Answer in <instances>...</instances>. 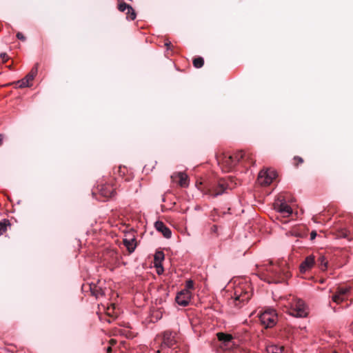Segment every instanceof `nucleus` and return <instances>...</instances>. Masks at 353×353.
Segmentation results:
<instances>
[{"mask_svg": "<svg viewBox=\"0 0 353 353\" xmlns=\"http://www.w3.org/2000/svg\"><path fill=\"white\" fill-rule=\"evenodd\" d=\"M257 274L261 279L269 283H281L289 276V272L285 269L283 264L273 263L272 261L257 265Z\"/></svg>", "mask_w": 353, "mask_h": 353, "instance_id": "obj_1", "label": "nucleus"}, {"mask_svg": "<svg viewBox=\"0 0 353 353\" xmlns=\"http://www.w3.org/2000/svg\"><path fill=\"white\" fill-rule=\"evenodd\" d=\"M252 295V288L245 280H241L234 288L232 301L235 305L240 307L241 303L247 302Z\"/></svg>", "mask_w": 353, "mask_h": 353, "instance_id": "obj_2", "label": "nucleus"}, {"mask_svg": "<svg viewBox=\"0 0 353 353\" xmlns=\"http://www.w3.org/2000/svg\"><path fill=\"white\" fill-rule=\"evenodd\" d=\"M241 160L253 163L251 154L243 151H239L233 154H223L221 159H218V162L222 164L226 172H228Z\"/></svg>", "mask_w": 353, "mask_h": 353, "instance_id": "obj_3", "label": "nucleus"}, {"mask_svg": "<svg viewBox=\"0 0 353 353\" xmlns=\"http://www.w3.org/2000/svg\"><path fill=\"white\" fill-rule=\"evenodd\" d=\"M216 336L221 342L220 346L222 349L232 351V353H243V350L237 345L235 339L231 334L219 332Z\"/></svg>", "mask_w": 353, "mask_h": 353, "instance_id": "obj_4", "label": "nucleus"}, {"mask_svg": "<svg viewBox=\"0 0 353 353\" xmlns=\"http://www.w3.org/2000/svg\"><path fill=\"white\" fill-rule=\"evenodd\" d=\"M289 314L294 317H305L307 314V307L304 302L297 298H293L290 303Z\"/></svg>", "mask_w": 353, "mask_h": 353, "instance_id": "obj_5", "label": "nucleus"}, {"mask_svg": "<svg viewBox=\"0 0 353 353\" xmlns=\"http://www.w3.org/2000/svg\"><path fill=\"white\" fill-rule=\"evenodd\" d=\"M228 188H231L225 179L219 180L216 183L211 185L205 190V194L216 197L223 194Z\"/></svg>", "mask_w": 353, "mask_h": 353, "instance_id": "obj_6", "label": "nucleus"}, {"mask_svg": "<svg viewBox=\"0 0 353 353\" xmlns=\"http://www.w3.org/2000/svg\"><path fill=\"white\" fill-rule=\"evenodd\" d=\"M277 315L273 309L265 310L259 315V320L265 328L272 327L276 322Z\"/></svg>", "mask_w": 353, "mask_h": 353, "instance_id": "obj_7", "label": "nucleus"}, {"mask_svg": "<svg viewBox=\"0 0 353 353\" xmlns=\"http://www.w3.org/2000/svg\"><path fill=\"white\" fill-rule=\"evenodd\" d=\"M277 176L276 172L271 169L261 170L259 173L258 183L261 185H270Z\"/></svg>", "mask_w": 353, "mask_h": 353, "instance_id": "obj_8", "label": "nucleus"}, {"mask_svg": "<svg viewBox=\"0 0 353 353\" xmlns=\"http://www.w3.org/2000/svg\"><path fill=\"white\" fill-rule=\"evenodd\" d=\"M38 72V63L32 68L30 72L22 79L17 82L18 87L20 88L30 87L31 81L34 79Z\"/></svg>", "mask_w": 353, "mask_h": 353, "instance_id": "obj_9", "label": "nucleus"}, {"mask_svg": "<svg viewBox=\"0 0 353 353\" xmlns=\"http://www.w3.org/2000/svg\"><path fill=\"white\" fill-rule=\"evenodd\" d=\"M176 334L167 330L162 334L161 348L172 347L176 343Z\"/></svg>", "mask_w": 353, "mask_h": 353, "instance_id": "obj_10", "label": "nucleus"}, {"mask_svg": "<svg viewBox=\"0 0 353 353\" xmlns=\"http://www.w3.org/2000/svg\"><path fill=\"white\" fill-rule=\"evenodd\" d=\"M274 208L284 217H288L292 213V208L284 200L278 199L274 203Z\"/></svg>", "mask_w": 353, "mask_h": 353, "instance_id": "obj_11", "label": "nucleus"}, {"mask_svg": "<svg viewBox=\"0 0 353 353\" xmlns=\"http://www.w3.org/2000/svg\"><path fill=\"white\" fill-rule=\"evenodd\" d=\"M192 293L187 290H182L176 296V303L181 306H187L191 299Z\"/></svg>", "mask_w": 353, "mask_h": 353, "instance_id": "obj_12", "label": "nucleus"}, {"mask_svg": "<svg viewBox=\"0 0 353 353\" xmlns=\"http://www.w3.org/2000/svg\"><path fill=\"white\" fill-rule=\"evenodd\" d=\"M314 265V257L312 255H310L305 258V259L300 265V271L302 273H305L307 270H310Z\"/></svg>", "mask_w": 353, "mask_h": 353, "instance_id": "obj_13", "label": "nucleus"}, {"mask_svg": "<svg viewBox=\"0 0 353 353\" xmlns=\"http://www.w3.org/2000/svg\"><path fill=\"white\" fill-rule=\"evenodd\" d=\"M154 226L156 230L161 232L164 237L167 239H170L171 237V230L162 221H157Z\"/></svg>", "mask_w": 353, "mask_h": 353, "instance_id": "obj_14", "label": "nucleus"}, {"mask_svg": "<svg viewBox=\"0 0 353 353\" xmlns=\"http://www.w3.org/2000/svg\"><path fill=\"white\" fill-rule=\"evenodd\" d=\"M100 192L105 198H112L115 195V189L110 185L106 184L101 186Z\"/></svg>", "mask_w": 353, "mask_h": 353, "instance_id": "obj_15", "label": "nucleus"}, {"mask_svg": "<svg viewBox=\"0 0 353 353\" xmlns=\"http://www.w3.org/2000/svg\"><path fill=\"white\" fill-rule=\"evenodd\" d=\"M118 9L121 12H125L126 10H128L130 12V15H128V19L130 20H134L136 18V13L131 6L127 4L125 2H122L119 4Z\"/></svg>", "mask_w": 353, "mask_h": 353, "instance_id": "obj_16", "label": "nucleus"}, {"mask_svg": "<svg viewBox=\"0 0 353 353\" xmlns=\"http://www.w3.org/2000/svg\"><path fill=\"white\" fill-rule=\"evenodd\" d=\"M172 178H178L179 184L181 187H187L188 185V176L185 173L178 172L172 176Z\"/></svg>", "mask_w": 353, "mask_h": 353, "instance_id": "obj_17", "label": "nucleus"}, {"mask_svg": "<svg viewBox=\"0 0 353 353\" xmlns=\"http://www.w3.org/2000/svg\"><path fill=\"white\" fill-rule=\"evenodd\" d=\"M164 259V254L163 252H157L154 254V262H155V267L159 269V268H161V271H163V268L161 265V262ZM157 272L159 274L160 271L157 270Z\"/></svg>", "mask_w": 353, "mask_h": 353, "instance_id": "obj_18", "label": "nucleus"}, {"mask_svg": "<svg viewBox=\"0 0 353 353\" xmlns=\"http://www.w3.org/2000/svg\"><path fill=\"white\" fill-rule=\"evenodd\" d=\"M123 244L128 250L130 253H132L134 251L136 248V240L134 238H132L130 239H124Z\"/></svg>", "mask_w": 353, "mask_h": 353, "instance_id": "obj_19", "label": "nucleus"}, {"mask_svg": "<svg viewBox=\"0 0 353 353\" xmlns=\"http://www.w3.org/2000/svg\"><path fill=\"white\" fill-rule=\"evenodd\" d=\"M267 352L268 353H283V347L272 345L267 347Z\"/></svg>", "mask_w": 353, "mask_h": 353, "instance_id": "obj_20", "label": "nucleus"}, {"mask_svg": "<svg viewBox=\"0 0 353 353\" xmlns=\"http://www.w3.org/2000/svg\"><path fill=\"white\" fill-rule=\"evenodd\" d=\"M319 267L322 270H325L327 267V261L324 256H321L319 259Z\"/></svg>", "mask_w": 353, "mask_h": 353, "instance_id": "obj_21", "label": "nucleus"}, {"mask_svg": "<svg viewBox=\"0 0 353 353\" xmlns=\"http://www.w3.org/2000/svg\"><path fill=\"white\" fill-rule=\"evenodd\" d=\"M204 64V60L202 57H197L194 59L193 65L196 68H201Z\"/></svg>", "mask_w": 353, "mask_h": 353, "instance_id": "obj_22", "label": "nucleus"}, {"mask_svg": "<svg viewBox=\"0 0 353 353\" xmlns=\"http://www.w3.org/2000/svg\"><path fill=\"white\" fill-rule=\"evenodd\" d=\"M9 225L8 220H4L3 222L0 221V235H2L7 229V226Z\"/></svg>", "mask_w": 353, "mask_h": 353, "instance_id": "obj_23", "label": "nucleus"}, {"mask_svg": "<svg viewBox=\"0 0 353 353\" xmlns=\"http://www.w3.org/2000/svg\"><path fill=\"white\" fill-rule=\"evenodd\" d=\"M332 301L336 303H339L344 301V298L341 294L336 292V294L332 296Z\"/></svg>", "mask_w": 353, "mask_h": 353, "instance_id": "obj_24", "label": "nucleus"}, {"mask_svg": "<svg viewBox=\"0 0 353 353\" xmlns=\"http://www.w3.org/2000/svg\"><path fill=\"white\" fill-rule=\"evenodd\" d=\"M350 290V287H339L336 292L341 294L343 296L348 293Z\"/></svg>", "mask_w": 353, "mask_h": 353, "instance_id": "obj_25", "label": "nucleus"}, {"mask_svg": "<svg viewBox=\"0 0 353 353\" xmlns=\"http://www.w3.org/2000/svg\"><path fill=\"white\" fill-rule=\"evenodd\" d=\"M91 290H92V294L97 298L99 297V296H102L103 295L104 292H103V290L101 289H99V290H97V289H92L91 288Z\"/></svg>", "mask_w": 353, "mask_h": 353, "instance_id": "obj_26", "label": "nucleus"}, {"mask_svg": "<svg viewBox=\"0 0 353 353\" xmlns=\"http://www.w3.org/2000/svg\"><path fill=\"white\" fill-rule=\"evenodd\" d=\"M194 288V282L192 280L190 279L188 280L185 283V288L184 290H187L190 291V290H192Z\"/></svg>", "mask_w": 353, "mask_h": 353, "instance_id": "obj_27", "label": "nucleus"}, {"mask_svg": "<svg viewBox=\"0 0 353 353\" xmlns=\"http://www.w3.org/2000/svg\"><path fill=\"white\" fill-rule=\"evenodd\" d=\"M0 57L3 63L6 62L10 59L9 56L6 52H1L0 54Z\"/></svg>", "mask_w": 353, "mask_h": 353, "instance_id": "obj_28", "label": "nucleus"}, {"mask_svg": "<svg viewBox=\"0 0 353 353\" xmlns=\"http://www.w3.org/2000/svg\"><path fill=\"white\" fill-rule=\"evenodd\" d=\"M210 232L218 235V226L216 225H212L210 228Z\"/></svg>", "mask_w": 353, "mask_h": 353, "instance_id": "obj_29", "label": "nucleus"}, {"mask_svg": "<svg viewBox=\"0 0 353 353\" xmlns=\"http://www.w3.org/2000/svg\"><path fill=\"white\" fill-rule=\"evenodd\" d=\"M17 39L21 40V41H25L26 40V37L23 36V34L21 33V32H18L17 34Z\"/></svg>", "mask_w": 353, "mask_h": 353, "instance_id": "obj_30", "label": "nucleus"}, {"mask_svg": "<svg viewBox=\"0 0 353 353\" xmlns=\"http://www.w3.org/2000/svg\"><path fill=\"white\" fill-rule=\"evenodd\" d=\"M317 235V233L316 231L313 230L310 233V240H314Z\"/></svg>", "mask_w": 353, "mask_h": 353, "instance_id": "obj_31", "label": "nucleus"}, {"mask_svg": "<svg viewBox=\"0 0 353 353\" xmlns=\"http://www.w3.org/2000/svg\"><path fill=\"white\" fill-rule=\"evenodd\" d=\"M347 231L345 230H342L340 234V236L343 237V238H345V237H347Z\"/></svg>", "mask_w": 353, "mask_h": 353, "instance_id": "obj_32", "label": "nucleus"}, {"mask_svg": "<svg viewBox=\"0 0 353 353\" xmlns=\"http://www.w3.org/2000/svg\"><path fill=\"white\" fill-rule=\"evenodd\" d=\"M165 46L167 47L168 50L170 49L171 43L170 41H167L165 43Z\"/></svg>", "mask_w": 353, "mask_h": 353, "instance_id": "obj_33", "label": "nucleus"}, {"mask_svg": "<svg viewBox=\"0 0 353 353\" xmlns=\"http://www.w3.org/2000/svg\"><path fill=\"white\" fill-rule=\"evenodd\" d=\"M110 343L111 345H115L117 343V341L114 340V339H111L110 341Z\"/></svg>", "mask_w": 353, "mask_h": 353, "instance_id": "obj_34", "label": "nucleus"}, {"mask_svg": "<svg viewBox=\"0 0 353 353\" xmlns=\"http://www.w3.org/2000/svg\"><path fill=\"white\" fill-rule=\"evenodd\" d=\"M294 159H298V161H299V163H302L303 162V159L301 158V157H296L294 158Z\"/></svg>", "mask_w": 353, "mask_h": 353, "instance_id": "obj_35", "label": "nucleus"}, {"mask_svg": "<svg viewBox=\"0 0 353 353\" xmlns=\"http://www.w3.org/2000/svg\"><path fill=\"white\" fill-rule=\"evenodd\" d=\"M126 11H127L126 12V18H127V19L130 20V19H128V15H130V12L128 10H126Z\"/></svg>", "mask_w": 353, "mask_h": 353, "instance_id": "obj_36", "label": "nucleus"}, {"mask_svg": "<svg viewBox=\"0 0 353 353\" xmlns=\"http://www.w3.org/2000/svg\"><path fill=\"white\" fill-rule=\"evenodd\" d=\"M111 351H112V347H111V346H109L108 347H107V352H108V353L111 352Z\"/></svg>", "mask_w": 353, "mask_h": 353, "instance_id": "obj_37", "label": "nucleus"}, {"mask_svg": "<svg viewBox=\"0 0 353 353\" xmlns=\"http://www.w3.org/2000/svg\"><path fill=\"white\" fill-rule=\"evenodd\" d=\"M3 142V135L0 134V145L2 144Z\"/></svg>", "mask_w": 353, "mask_h": 353, "instance_id": "obj_38", "label": "nucleus"}, {"mask_svg": "<svg viewBox=\"0 0 353 353\" xmlns=\"http://www.w3.org/2000/svg\"><path fill=\"white\" fill-rule=\"evenodd\" d=\"M214 213H215V212H216V210H214V211L212 212V214H211V216H214V214H213V213H214Z\"/></svg>", "mask_w": 353, "mask_h": 353, "instance_id": "obj_39", "label": "nucleus"}, {"mask_svg": "<svg viewBox=\"0 0 353 353\" xmlns=\"http://www.w3.org/2000/svg\"><path fill=\"white\" fill-rule=\"evenodd\" d=\"M332 353H339L337 350H334Z\"/></svg>", "mask_w": 353, "mask_h": 353, "instance_id": "obj_40", "label": "nucleus"}]
</instances>
